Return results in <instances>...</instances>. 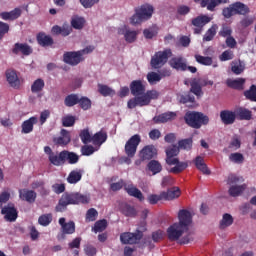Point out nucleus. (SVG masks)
Wrapping results in <instances>:
<instances>
[{
    "mask_svg": "<svg viewBox=\"0 0 256 256\" xmlns=\"http://www.w3.org/2000/svg\"><path fill=\"white\" fill-rule=\"evenodd\" d=\"M137 31L135 30H126L124 33V39L127 43H135L137 41Z\"/></svg>",
    "mask_w": 256,
    "mask_h": 256,
    "instance_id": "nucleus-58",
    "label": "nucleus"
},
{
    "mask_svg": "<svg viewBox=\"0 0 256 256\" xmlns=\"http://www.w3.org/2000/svg\"><path fill=\"white\" fill-rule=\"evenodd\" d=\"M12 53L14 55H24L25 57H28V55H31L33 53V48L27 44V43H15L13 48H12Z\"/></svg>",
    "mask_w": 256,
    "mask_h": 256,
    "instance_id": "nucleus-17",
    "label": "nucleus"
},
{
    "mask_svg": "<svg viewBox=\"0 0 256 256\" xmlns=\"http://www.w3.org/2000/svg\"><path fill=\"white\" fill-rule=\"evenodd\" d=\"M71 27H73V29H77V30H81L83 29V27H85V18L83 17H79V16H74L71 19Z\"/></svg>",
    "mask_w": 256,
    "mask_h": 256,
    "instance_id": "nucleus-47",
    "label": "nucleus"
},
{
    "mask_svg": "<svg viewBox=\"0 0 256 256\" xmlns=\"http://www.w3.org/2000/svg\"><path fill=\"white\" fill-rule=\"evenodd\" d=\"M244 97L248 101H252L253 103H256V85L252 84L250 88L246 91H244Z\"/></svg>",
    "mask_w": 256,
    "mask_h": 256,
    "instance_id": "nucleus-49",
    "label": "nucleus"
},
{
    "mask_svg": "<svg viewBox=\"0 0 256 256\" xmlns=\"http://www.w3.org/2000/svg\"><path fill=\"white\" fill-rule=\"evenodd\" d=\"M194 165L198 171H201L203 175H211V170H209V167H207V164L205 163V159L202 156H197L194 159Z\"/></svg>",
    "mask_w": 256,
    "mask_h": 256,
    "instance_id": "nucleus-30",
    "label": "nucleus"
},
{
    "mask_svg": "<svg viewBox=\"0 0 256 256\" xmlns=\"http://www.w3.org/2000/svg\"><path fill=\"white\" fill-rule=\"evenodd\" d=\"M38 121L39 120L35 116H32L28 120H25L21 125L22 127L21 133H24V135L33 133V127L34 125H37Z\"/></svg>",
    "mask_w": 256,
    "mask_h": 256,
    "instance_id": "nucleus-25",
    "label": "nucleus"
},
{
    "mask_svg": "<svg viewBox=\"0 0 256 256\" xmlns=\"http://www.w3.org/2000/svg\"><path fill=\"white\" fill-rule=\"evenodd\" d=\"M66 219L64 217L59 218V225L61 226L63 234L61 236H58L57 239L61 241V239H65V235H73L75 233V222L69 221L65 222Z\"/></svg>",
    "mask_w": 256,
    "mask_h": 256,
    "instance_id": "nucleus-15",
    "label": "nucleus"
},
{
    "mask_svg": "<svg viewBox=\"0 0 256 256\" xmlns=\"http://www.w3.org/2000/svg\"><path fill=\"white\" fill-rule=\"evenodd\" d=\"M172 55L173 52L171 49L155 52V54L151 57L150 66L153 69H161V67L167 65V61H169V57H172Z\"/></svg>",
    "mask_w": 256,
    "mask_h": 256,
    "instance_id": "nucleus-10",
    "label": "nucleus"
},
{
    "mask_svg": "<svg viewBox=\"0 0 256 256\" xmlns=\"http://www.w3.org/2000/svg\"><path fill=\"white\" fill-rule=\"evenodd\" d=\"M53 221V214H43L38 218L39 225H42V227H47L51 225V222Z\"/></svg>",
    "mask_w": 256,
    "mask_h": 256,
    "instance_id": "nucleus-51",
    "label": "nucleus"
},
{
    "mask_svg": "<svg viewBox=\"0 0 256 256\" xmlns=\"http://www.w3.org/2000/svg\"><path fill=\"white\" fill-rule=\"evenodd\" d=\"M64 161L65 163L68 161L69 165H76V163H79V155L75 152L64 150Z\"/></svg>",
    "mask_w": 256,
    "mask_h": 256,
    "instance_id": "nucleus-40",
    "label": "nucleus"
},
{
    "mask_svg": "<svg viewBox=\"0 0 256 256\" xmlns=\"http://www.w3.org/2000/svg\"><path fill=\"white\" fill-rule=\"evenodd\" d=\"M143 239V232L137 230L134 233L124 232L120 235V241L123 245H137Z\"/></svg>",
    "mask_w": 256,
    "mask_h": 256,
    "instance_id": "nucleus-11",
    "label": "nucleus"
},
{
    "mask_svg": "<svg viewBox=\"0 0 256 256\" xmlns=\"http://www.w3.org/2000/svg\"><path fill=\"white\" fill-rule=\"evenodd\" d=\"M229 160L232 161V163H237L238 165H241V163L245 161V157L243 156V154L235 152L230 154Z\"/></svg>",
    "mask_w": 256,
    "mask_h": 256,
    "instance_id": "nucleus-61",
    "label": "nucleus"
},
{
    "mask_svg": "<svg viewBox=\"0 0 256 256\" xmlns=\"http://www.w3.org/2000/svg\"><path fill=\"white\" fill-rule=\"evenodd\" d=\"M146 170L150 171L152 175H157L163 171V166L157 160H150L146 166Z\"/></svg>",
    "mask_w": 256,
    "mask_h": 256,
    "instance_id": "nucleus-37",
    "label": "nucleus"
},
{
    "mask_svg": "<svg viewBox=\"0 0 256 256\" xmlns=\"http://www.w3.org/2000/svg\"><path fill=\"white\" fill-rule=\"evenodd\" d=\"M93 51H95V47L87 46L80 51L65 52L63 55V61L64 63H67V65L75 67L79 65L81 61L85 60V58H83V55H89V53H93Z\"/></svg>",
    "mask_w": 256,
    "mask_h": 256,
    "instance_id": "nucleus-6",
    "label": "nucleus"
},
{
    "mask_svg": "<svg viewBox=\"0 0 256 256\" xmlns=\"http://www.w3.org/2000/svg\"><path fill=\"white\" fill-rule=\"evenodd\" d=\"M194 165L198 171H201L203 175H211V170H209V167H207V164L205 163V159L202 156H197L194 159Z\"/></svg>",
    "mask_w": 256,
    "mask_h": 256,
    "instance_id": "nucleus-28",
    "label": "nucleus"
},
{
    "mask_svg": "<svg viewBox=\"0 0 256 256\" xmlns=\"http://www.w3.org/2000/svg\"><path fill=\"white\" fill-rule=\"evenodd\" d=\"M78 105L83 109V111H89L91 108V99L86 96H82L81 98H78Z\"/></svg>",
    "mask_w": 256,
    "mask_h": 256,
    "instance_id": "nucleus-56",
    "label": "nucleus"
},
{
    "mask_svg": "<svg viewBox=\"0 0 256 256\" xmlns=\"http://www.w3.org/2000/svg\"><path fill=\"white\" fill-rule=\"evenodd\" d=\"M207 23H211V18L207 15H200L191 20V25L194 27L195 35H200L203 31V27L207 25Z\"/></svg>",
    "mask_w": 256,
    "mask_h": 256,
    "instance_id": "nucleus-13",
    "label": "nucleus"
},
{
    "mask_svg": "<svg viewBox=\"0 0 256 256\" xmlns=\"http://www.w3.org/2000/svg\"><path fill=\"white\" fill-rule=\"evenodd\" d=\"M220 119L224 125H233L237 116L236 113L231 110H222L220 112Z\"/></svg>",
    "mask_w": 256,
    "mask_h": 256,
    "instance_id": "nucleus-20",
    "label": "nucleus"
},
{
    "mask_svg": "<svg viewBox=\"0 0 256 256\" xmlns=\"http://www.w3.org/2000/svg\"><path fill=\"white\" fill-rule=\"evenodd\" d=\"M45 89V80L42 78L36 79L31 85V92L32 93H41Z\"/></svg>",
    "mask_w": 256,
    "mask_h": 256,
    "instance_id": "nucleus-46",
    "label": "nucleus"
},
{
    "mask_svg": "<svg viewBox=\"0 0 256 256\" xmlns=\"http://www.w3.org/2000/svg\"><path fill=\"white\" fill-rule=\"evenodd\" d=\"M36 39L38 45H40L41 47H51V45H53L54 43L53 38L43 32L38 33Z\"/></svg>",
    "mask_w": 256,
    "mask_h": 256,
    "instance_id": "nucleus-35",
    "label": "nucleus"
},
{
    "mask_svg": "<svg viewBox=\"0 0 256 256\" xmlns=\"http://www.w3.org/2000/svg\"><path fill=\"white\" fill-rule=\"evenodd\" d=\"M231 71L234 75H241L245 71V63L241 60L232 61Z\"/></svg>",
    "mask_w": 256,
    "mask_h": 256,
    "instance_id": "nucleus-39",
    "label": "nucleus"
},
{
    "mask_svg": "<svg viewBox=\"0 0 256 256\" xmlns=\"http://www.w3.org/2000/svg\"><path fill=\"white\" fill-rule=\"evenodd\" d=\"M121 213L125 217H137V209L129 204H123L121 206Z\"/></svg>",
    "mask_w": 256,
    "mask_h": 256,
    "instance_id": "nucleus-41",
    "label": "nucleus"
},
{
    "mask_svg": "<svg viewBox=\"0 0 256 256\" xmlns=\"http://www.w3.org/2000/svg\"><path fill=\"white\" fill-rule=\"evenodd\" d=\"M167 165H175L169 170V173H173L174 175H179V173H183L187 167H189V162H181L179 158L166 156Z\"/></svg>",
    "mask_w": 256,
    "mask_h": 256,
    "instance_id": "nucleus-12",
    "label": "nucleus"
},
{
    "mask_svg": "<svg viewBox=\"0 0 256 256\" xmlns=\"http://www.w3.org/2000/svg\"><path fill=\"white\" fill-rule=\"evenodd\" d=\"M178 148L191 151L193 148V138L182 139L178 141Z\"/></svg>",
    "mask_w": 256,
    "mask_h": 256,
    "instance_id": "nucleus-50",
    "label": "nucleus"
},
{
    "mask_svg": "<svg viewBox=\"0 0 256 256\" xmlns=\"http://www.w3.org/2000/svg\"><path fill=\"white\" fill-rule=\"evenodd\" d=\"M107 137V131L101 129L92 136V143L93 145H103L107 141Z\"/></svg>",
    "mask_w": 256,
    "mask_h": 256,
    "instance_id": "nucleus-36",
    "label": "nucleus"
},
{
    "mask_svg": "<svg viewBox=\"0 0 256 256\" xmlns=\"http://www.w3.org/2000/svg\"><path fill=\"white\" fill-rule=\"evenodd\" d=\"M53 143L55 145H59L60 147H65L66 145H69V143H71V132L62 129L60 131V136L53 138Z\"/></svg>",
    "mask_w": 256,
    "mask_h": 256,
    "instance_id": "nucleus-18",
    "label": "nucleus"
},
{
    "mask_svg": "<svg viewBox=\"0 0 256 256\" xmlns=\"http://www.w3.org/2000/svg\"><path fill=\"white\" fill-rule=\"evenodd\" d=\"M178 219V223L172 224L167 229V235L170 241H178L186 231H189V227H191V223H193V216L187 209L179 210Z\"/></svg>",
    "mask_w": 256,
    "mask_h": 256,
    "instance_id": "nucleus-2",
    "label": "nucleus"
},
{
    "mask_svg": "<svg viewBox=\"0 0 256 256\" xmlns=\"http://www.w3.org/2000/svg\"><path fill=\"white\" fill-rule=\"evenodd\" d=\"M194 57L199 65H204L205 67L213 65V58L210 56H201L199 54H196Z\"/></svg>",
    "mask_w": 256,
    "mask_h": 256,
    "instance_id": "nucleus-48",
    "label": "nucleus"
},
{
    "mask_svg": "<svg viewBox=\"0 0 256 256\" xmlns=\"http://www.w3.org/2000/svg\"><path fill=\"white\" fill-rule=\"evenodd\" d=\"M245 184L240 186H231L228 190L230 197H239L245 191Z\"/></svg>",
    "mask_w": 256,
    "mask_h": 256,
    "instance_id": "nucleus-52",
    "label": "nucleus"
},
{
    "mask_svg": "<svg viewBox=\"0 0 256 256\" xmlns=\"http://www.w3.org/2000/svg\"><path fill=\"white\" fill-rule=\"evenodd\" d=\"M123 187L130 197H135V199L145 201V196H143V192H141V190H139V188L135 187L133 184L127 185L123 180H120L110 185L111 191H121Z\"/></svg>",
    "mask_w": 256,
    "mask_h": 256,
    "instance_id": "nucleus-8",
    "label": "nucleus"
},
{
    "mask_svg": "<svg viewBox=\"0 0 256 256\" xmlns=\"http://www.w3.org/2000/svg\"><path fill=\"white\" fill-rule=\"evenodd\" d=\"M129 87L133 98L129 99L127 102L128 109H135V107H147V105L151 104V101L159 99V91H147V86L143 80H133Z\"/></svg>",
    "mask_w": 256,
    "mask_h": 256,
    "instance_id": "nucleus-1",
    "label": "nucleus"
},
{
    "mask_svg": "<svg viewBox=\"0 0 256 256\" xmlns=\"http://www.w3.org/2000/svg\"><path fill=\"white\" fill-rule=\"evenodd\" d=\"M22 13H23V10H21V8H15L10 12L0 13V17L4 21H15V19H19L21 17Z\"/></svg>",
    "mask_w": 256,
    "mask_h": 256,
    "instance_id": "nucleus-24",
    "label": "nucleus"
},
{
    "mask_svg": "<svg viewBox=\"0 0 256 256\" xmlns=\"http://www.w3.org/2000/svg\"><path fill=\"white\" fill-rule=\"evenodd\" d=\"M190 93L192 95H196V97H203V88L201 87V84H199V81H197V79H194L191 83H190Z\"/></svg>",
    "mask_w": 256,
    "mask_h": 256,
    "instance_id": "nucleus-38",
    "label": "nucleus"
},
{
    "mask_svg": "<svg viewBox=\"0 0 256 256\" xmlns=\"http://www.w3.org/2000/svg\"><path fill=\"white\" fill-rule=\"evenodd\" d=\"M83 173H84L83 169L72 170L68 174V177L66 179L67 183H69L70 185H77V183H79V181L83 179Z\"/></svg>",
    "mask_w": 256,
    "mask_h": 256,
    "instance_id": "nucleus-21",
    "label": "nucleus"
},
{
    "mask_svg": "<svg viewBox=\"0 0 256 256\" xmlns=\"http://www.w3.org/2000/svg\"><path fill=\"white\" fill-rule=\"evenodd\" d=\"M141 145V135L134 134L131 136L124 146V153L126 156L120 158V163L131 165V159L137 155V148Z\"/></svg>",
    "mask_w": 256,
    "mask_h": 256,
    "instance_id": "nucleus-4",
    "label": "nucleus"
},
{
    "mask_svg": "<svg viewBox=\"0 0 256 256\" xmlns=\"http://www.w3.org/2000/svg\"><path fill=\"white\" fill-rule=\"evenodd\" d=\"M235 113L240 121H251L253 118V112L247 108L239 107L235 110Z\"/></svg>",
    "mask_w": 256,
    "mask_h": 256,
    "instance_id": "nucleus-32",
    "label": "nucleus"
},
{
    "mask_svg": "<svg viewBox=\"0 0 256 256\" xmlns=\"http://www.w3.org/2000/svg\"><path fill=\"white\" fill-rule=\"evenodd\" d=\"M146 77L150 85H155V83H159V81H161V75L157 72H149Z\"/></svg>",
    "mask_w": 256,
    "mask_h": 256,
    "instance_id": "nucleus-59",
    "label": "nucleus"
},
{
    "mask_svg": "<svg viewBox=\"0 0 256 256\" xmlns=\"http://www.w3.org/2000/svg\"><path fill=\"white\" fill-rule=\"evenodd\" d=\"M162 197L164 201L178 199V197H181V189H179V187L170 188L167 192H162Z\"/></svg>",
    "mask_w": 256,
    "mask_h": 256,
    "instance_id": "nucleus-31",
    "label": "nucleus"
},
{
    "mask_svg": "<svg viewBox=\"0 0 256 256\" xmlns=\"http://www.w3.org/2000/svg\"><path fill=\"white\" fill-rule=\"evenodd\" d=\"M80 139L84 145L93 142V137H91V133H89V130L87 129H84L80 132Z\"/></svg>",
    "mask_w": 256,
    "mask_h": 256,
    "instance_id": "nucleus-60",
    "label": "nucleus"
},
{
    "mask_svg": "<svg viewBox=\"0 0 256 256\" xmlns=\"http://www.w3.org/2000/svg\"><path fill=\"white\" fill-rule=\"evenodd\" d=\"M170 67L176 71H187V59L182 56L171 58Z\"/></svg>",
    "mask_w": 256,
    "mask_h": 256,
    "instance_id": "nucleus-19",
    "label": "nucleus"
},
{
    "mask_svg": "<svg viewBox=\"0 0 256 256\" xmlns=\"http://www.w3.org/2000/svg\"><path fill=\"white\" fill-rule=\"evenodd\" d=\"M249 12V6L243 4V2H234L223 8L222 15L224 19H231L234 15H247Z\"/></svg>",
    "mask_w": 256,
    "mask_h": 256,
    "instance_id": "nucleus-9",
    "label": "nucleus"
},
{
    "mask_svg": "<svg viewBox=\"0 0 256 256\" xmlns=\"http://www.w3.org/2000/svg\"><path fill=\"white\" fill-rule=\"evenodd\" d=\"M92 229L94 233H103V231L107 229V220L102 219V220L96 221Z\"/></svg>",
    "mask_w": 256,
    "mask_h": 256,
    "instance_id": "nucleus-54",
    "label": "nucleus"
},
{
    "mask_svg": "<svg viewBox=\"0 0 256 256\" xmlns=\"http://www.w3.org/2000/svg\"><path fill=\"white\" fill-rule=\"evenodd\" d=\"M177 117L175 112H165L153 118L154 123H168V121H173Z\"/></svg>",
    "mask_w": 256,
    "mask_h": 256,
    "instance_id": "nucleus-34",
    "label": "nucleus"
},
{
    "mask_svg": "<svg viewBox=\"0 0 256 256\" xmlns=\"http://www.w3.org/2000/svg\"><path fill=\"white\" fill-rule=\"evenodd\" d=\"M218 35L227 39L228 37H231V35H233V29L231 28V26L223 24L220 31L218 32Z\"/></svg>",
    "mask_w": 256,
    "mask_h": 256,
    "instance_id": "nucleus-55",
    "label": "nucleus"
},
{
    "mask_svg": "<svg viewBox=\"0 0 256 256\" xmlns=\"http://www.w3.org/2000/svg\"><path fill=\"white\" fill-rule=\"evenodd\" d=\"M194 165L198 171H201L203 175H211V170H209V167H207V164L205 163V159L202 156H197L194 159Z\"/></svg>",
    "mask_w": 256,
    "mask_h": 256,
    "instance_id": "nucleus-27",
    "label": "nucleus"
},
{
    "mask_svg": "<svg viewBox=\"0 0 256 256\" xmlns=\"http://www.w3.org/2000/svg\"><path fill=\"white\" fill-rule=\"evenodd\" d=\"M63 127H73L75 125V116L66 115L62 118Z\"/></svg>",
    "mask_w": 256,
    "mask_h": 256,
    "instance_id": "nucleus-63",
    "label": "nucleus"
},
{
    "mask_svg": "<svg viewBox=\"0 0 256 256\" xmlns=\"http://www.w3.org/2000/svg\"><path fill=\"white\" fill-rule=\"evenodd\" d=\"M81 153L85 157H89L90 155H93V153H95V147L91 145H84L81 147Z\"/></svg>",
    "mask_w": 256,
    "mask_h": 256,
    "instance_id": "nucleus-64",
    "label": "nucleus"
},
{
    "mask_svg": "<svg viewBox=\"0 0 256 256\" xmlns=\"http://www.w3.org/2000/svg\"><path fill=\"white\" fill-rule=\"evenodd\" d=\"M1 215H4L5 221L15 223V221H17V217H19V212L17 211V208H15L14 204H8L2 207Z\"/></svg>",
    "mask_w": 256,
    "mask_h": 256,
    "instance_id": "nucleus-14",
    "label": "nucleus"
},
{
    "mask_svg": "<svg viewBox=\"0 0 256 256\" xmlns=\"http://www.w3.org/2000/svg\"><path fill=\"white\" fill-rule=\"evenodd\" d=\"M91 198L79 192H65L58 201L55 207L56 213L67 211L68 205H87Z\"/></svg>",
    "mask_w": 256,
    "mask_h": 256,
    "instance_id": "nucleus-3",
    "label": "nucleus"
},
{
    "mask_svg": "<svg viewBox=\"0 0 256 256\" xmlns=\"http://www.w3.org/2000/svg\"><path fill=\"white\" fill-rule=\"evenodd\" d=\"M97 217H99V212L95 208H90L86 212L85 221L86 223H91L97 221Z\"/></svg>",
    "mask_w": 256,
    "mask_h": 256,
    "instance_id": "nucleus-53",
    "label": "nucleus"
},
{
    "mask_svg": "<svg viewBox=\"0 0 256 256\" xmlns=\"http://www.w3.org/2000/svg\"><path fill=\"white\" fill-rule=\"evenodd\" d=\"M153 11L155 9L150 4H144L139 8L135 9V14L130 18V23L132 25H139L143 21H149L153 17Z\"/></svg>",
    "mask_w": 256,
    "mask_h": 256,
    "instance_id": "nucleus-7",
    "label": "nucleus"
},
{
    "mask_svg": "<svg viewBox=\"0 0 256 256\" xmlns=\"http://www.w3.org/2000/svg\"><path fill=\"white\" fill-rule=\"evenodd\" d=\"M19 197L22 201H27V203H35V199H37V193L33 190L20 189Z\"/></svg>",
    "mask_w": 256,
    "mask_h": 256,
    "instance_id": "nucleus-22",
    "label": "nucleus"
},
{
    "mask_svg": "<svg viewBox=\"0 0 256 256\" xmlns=\"http://www.w3.org/2000/svg\"><path fill=\"white\" fill-rule=\"evenodd\" d=\"M139 157L142 161H151L157 157V148L153 144L146 145L140 150Z\"/></svg>",
    "mask_w": 256,
    "mask_h": 256,
    "instance_id": "nucleus-16",
    "label": "nucleus"
},
{
    "mask_svg": "<svg viewBox=\"0 0 256 256\" xmlns=\"http://www.w3.org/2000/svg\"><path fill=\"white\" fill-rule=\"evenodd\" d=\"M48 161H50L51 165H54V167H61V165L65 163V151L55 152L48 158Z\"/></svg>",
    "mask_w": 256,
    "mask_h": 256,
    "instance_id": "nucleus-23",
    "label": "nucleus"
},
{
    "mask_svg": "<svg viewBox=\"0 0 256 256\" xmlns=\"http://www.w3.org/2000/svg\"><path fill=\"white\" fill-rule=\"evenodd\" d=\"M226 85L228 87H230L231 89L241 90V89H243V85H245V79H243V78H238V79H235V80L228 79L226 81Z\"/></svg>",
    "mask_w": 256,
    "mask_h": 256,
    "instance_id": "nucleus-42",
    "label": "nucleus"
},
{
    "mask_svg": "<svg viewBox=\"0 0 256 256\" xmlns=\"http://www.w3.org/2000/svg\"><path fill=\"white\" fill-rule=\"evenodd\" d=\"M180 103L183 105L187 103H195V96L190 92L180 95Z\"/></svg>",
    "mask_w": 256,
    "mask_h": 256,
    "instance_id": "nucleus-62",
    "label": "nucleus"
},
{
    "mask_svg": "<svg viewBox=\"0 0 256 256\" xmlns=\"http://www.w3.org/2000/svg\"><path fill=\"white\" fill-rule=\"evenodd\" d=\"M6 78L10 87H13L14 89H19L21 81H19V77L17 76V72H15V70H7Z\"/></svg>",
    "mask_w": 256,
    "mask_h": 256,
    "instance_id": "nucleus-26",
    "label": "nucleus"
},
{
    "mask_svg": "<svg viewBox=\"0 0 256 256\" xmlns=\"http://www.w3.org/2000/svg\"><path fill=\"white\" fill-rule=\"evenodd\" d=\"M184 121L192 129H201L203 125H209V116L203 112L188 111L184 115Z\"/></svg>",
    "mask_w": 256,
    "mask_h": 256,
    "instance_id": "nucleus-5",
    "label": "nucleus"
},
{
    "mask_svg": "<svg viewBox=\"0 0 256 256\" xmlns=\"http://www.w3.org/2000/svg\"><path fill=\"white\" fill-rule=\"evenodd\" d=\"M229 3V0H204L201 2V7H206L208 11H215V7Z\"/></svg>",
    "mask_w": 256,
    "mask_h": 256,
    "instance_id": "nucleus-33",
    "label": "nucleus"
},
{
    "mask_svg": "<svg viewBox=\"0 0 256 256\" xmlns=\"http://www.w3.org/2000/svg\"><path fill=\"white\" fill-rule=\"evenodd\" d=\"M194 165L198 171H201L203 175H211V170H209V167H207V164L205 163V159L202 156H197L194 159Z\"/></svg>",
    "mask_w": 256,
    "mask_h": 256,
    "instance_id": "nucleus-29",
    "label": "nucleus"
},
{
    "mask_svg": "<svg viewBox=\"0 0 256 256\" xmlns=\"http://www.w3.org/2000/svg\"><path fill=\"white\" fill-rule=\"evenodd\" d=\"M64 105L66 107H75V105H79V94H70L65 97Z\"/></svg>",
    "mask_w": 256,
    "mask_h": 256,
    "instance_id": "nucleus-44",
    "label": "nucleus"
},
{
    "mask_svg": "<svg viewBox=\"0 0 256 256\" xmlns=\"http://www.w3.org/2000/svg\"><path fill=\"white\" fill-rule=\"evenodd\" d=\"M215 35H217V25H213L211 28H209L204 37H203V41H213V39L215 38Z\"/></svg>",
    "mask_w": 256,
    "mask_h": 256,
    "instance_id": "nucleus-57",
    "label": "nucleus"
},
{
    "mask_svg": "<svg viewBox=\"0 0 256 256\" xmlns=\"http://www.w3.org/2000/svg\"><path fill=\"white\" fill-rule=\"evenodd\" d=\"M98 92L103 97H113L115 95V90L105 84H98Z\"/></svg>",
    "mask_w": 256,
    "mask_h": 256,
    "instance_id": "nucleus-45",
    "label": "nucleus"
},
{
    "mask_svg": "<svg viewBox=\"0 0 256 256\" xmlns=\"http://www.w3.org/2000/svg\"><path fill=\"white\" fill-rule=\"evenodd\" d=\"M233 216L229 213H225L222 216V219L220 221L219 227L220 229H227V227H231L233 225Z\"/></svg>",
    "mask_w": 256,
    "mask_h": 256,
    "instance_id": "nucleus-43",
    "label": "nucleus"
}]
</instances>
